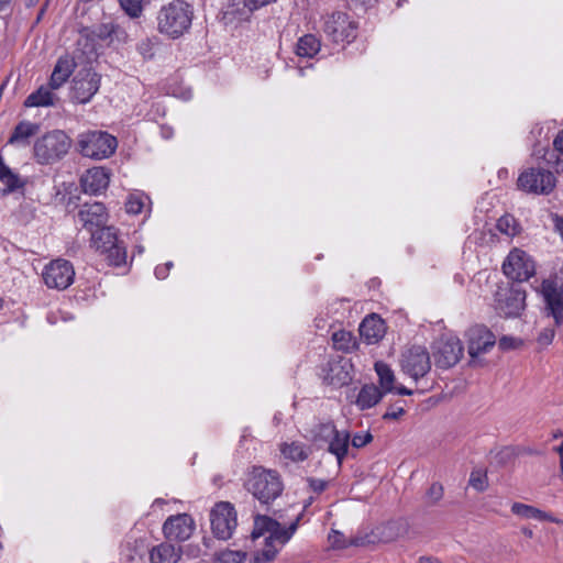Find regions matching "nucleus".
Wrapping results in <instances>:
<instances>
[{
  "label": "nucleus",
  "instance_id": "20",
  "mask_svg": "<svg viewBox=\"0 0 563 563\" xmlns=\"http://www.w3.org/2000/svg\"><path fill=\"white\" fill-rule=\"evenodd\" d=\"M277 0H231L224 12V19L230 23L250 21L254 11L269 5Z\"/></svg>",
  "mask_w": 563,
  "mask_h": 563
},
{
  "label": "nucleus",
  "instance_id": "19",
  "mask_svg": "<svg viewBox=\"0 0 563 563\" xmlns=\"http://www.w3.org/2000/svg\"><path fill=\"white\" fill-rule=\"evenodd\" d=\"M100 77L91 70L80 71L73 80L71 97L78 103H87L97 93Z\"/></svg>",
  "mask_w": 563,
  "mask_h": 563
},
{
  "label": "nucleus",
  "instance_id": "55",
  "mask_svg": "<svg viewBox=\"0 0 563 563\" xmlns=\"http://www.w3.org/2000/svg\"><path fill=\"white\" fill-rule=\"evenodd\" d=\"M417 563H442L438 558L431 555H422L418 558Z\"/></svg>",
  "mask_w": 563,
  "mask_h": 563
},
{
  "label": "nucleus",
  "instance_id": "37",
  "mask_svg": "<svg viewBox=\"0 0 563 563\" xmlns=\"http://www.w3.org/2000/svg\"><path fill=\"white\" fill-rule=\"evenodd\" d=\"M120 8L131 19H137L142 15L147 0H118Z\"/></svg>",
  "mask_w": 563,
  "mask_h": 563
},
{
  "label": "nucleus",
  "instance_id": "3",
  "mask_svg": "<svg viewBox=\"0 0 563 563\" xmlns=\"http://www.w3.org/2000/svg\"><path fill=\"white\" fill-rule=\"evenodd\" d=\"M246 488L262 504H268L280 496L284 486L276 471L254 467L247 479Z\"/></svg>",
  "mask_w": 563,
  "mask_h": 563
},
{
  "label": "nucleus",
  "instance_id": "27",
  "mask_svg": "<svg viewBox=\"0 0 563 563\" xmlns=\"http://www.w3.org/2000/svg\"><path fill=\"white\" fill-rule=\"evenodd\" d=\"M49 85H42L37 90L30 93L24 100L26 108L53 107L56 104L58 97L54 93Z\"/></svg>",
  "mask_w": 563,
  "mask_h": 563
},
{
  "label": "nucleus",
  "instance_id": "44",
  "mask_svg": "<svg viewBox=\"0 0 563 563\" xmlns=\"http://www.w3.org/2000/svg\"><path fill=\"white\" fill-rule=\"evenodd\" d=\"M470 485L477 492H483L487 487V477L485 474L476 471L472 472L470 477Z\"/></svg>",
  "mask_w": 563,
  "mask_h": 563
},
{
  "label": "nucleus",
  "instance_id": "45",
  "mask_svg": "<svg viewBox=\"0 0 563 563\" xmlns=\"http://www.w3.org/2000/svg\"><path fill=\"white\" fill-rule=\"evenodd\" d=\"M112 23L113 22L102 23L99 26H97L93 31L96 37H98L101 41H107L108 44H110Z\"/></svg>",
  "mask_w": 563,
  "mask_h": 563
},
{
  "label": "nucleus",
  "instance_id": "23",
  "mask_svg": "<svg viewBox=\"0 0 563 563\" xmlns=\"http://www.w3.org/2000/svg\"><path fill=\"white\" fill-rule=\"evenodd\" d=\"M109 181L110 175L103 167L88 169L80 179L82 190L90 195H98L107 189Z\"/></svg>",
  "mask_w": 563,
  "mask_h": 563
},
{
  "label": "nucleus",
  "instance_id": "48",
  "mask_svg": "<svg viewBox=\"0 0 563 563\" xmlns=\"http://www.w3.org/2000/svg\"><path fill=\"white\" fill-rule=\"evenodd\" d=\"M554 334H555L554 329L545 328L543 331L540 332V334L538 336V342L541 345H548L553 341Z\"/></svg>",
  "mask_w": 563,
  "mask_h": 563
},
{
  "label": "nucleus",
  "instance_id": "25",
  "mask_svg": "<svg viewBox=\"0 0 563 563\" xmlns=\"http://www.w3.org/2000/svg\"><path fill=\"white\" fill-rule=\"evenodd\" d=\"M181 558V548L168 542L153 547L150 551L151 563H177Z\"/></svg>",
  "mask_w": 563,
  "mask_h": 563
},
{
  "label": "nucleus",
  "instance_id": "46",
  "mask_svg": "<svg viewBox=\"0 0 563 563\" xmlns=\"http://www.w3.org/2000/svg\"><path fill=\"white\" fill-rule=\"evenodd\" d=\"M372 440H373V435L371 434V432L366 431V432L355 433L353 435L351 442L354 448L360 449V448L365 446L369 442H372Z\"/></svg>",
  "mask_w": 563,
  "mask_h": 563
},
{
  "label": "nucleus",
  "instance_id": "5",
  "mask_svg": "<svg viewBox=\"0 0 563 563\" xmlns=\"http://www.w3.org/2000/svg\"><path fill=\"white\" fill-rule=\"evenodd\" d=\"M92 246L102 255L109 265L120 267L126 265V247L119 240L118 231L113 227H104L92 233Z\"/></svg>",
  "mask_w": 563,
  "mask_h": 563
},
{
  "label": "nucleus",
  "instance_id": "22",
  "mask_svg": "<svg viewBox=\"0 0 563 563\" xmlns=\"http://www.w3.org/2000/svg\"><path fill=\"white\" fill-rule=\"evenodd\" d=\"M375 372L378 376V383H379V389L384 394L388 393H395L402 396H410L413 394L411 389H408L407 387L399 385H396V376L391 367L384 363V362H376L375 363Z\"/></svg>",
  "mask_w": 563,
  "mask_h": 563
},
{
  "label": "nucleus",
  "instance_id": "56",
  "mask_svg": "<svg viewBox=\"0 0 563 563\" xmlns=\"http://www.w3.org/2000/svg\"><path fill=\"white\" fill-rule=\"evenodd\" d=\"M521 533L529 539L533 538V531L528 527H522Z\"/></svg>",
  "mask_w": 563,
  "mask_h": 563
},
{
  "label": "nucleus",
  "instance_id": "53",
  "mask_svg": "<svg viewBox=\"0 0 563 563\" xmlns=\"http://www.w3.org/2000/svg\"><path fill=\"white\" fill-rule=\"evenodd\" d=\"M537 520H539V521H550V522H554V523H561L562 522L556 517H554L551 514L545 512V511H543L541 509H539V515H538V519Z\"/></svg>",
  "mask_w": 563,
  "mask_h": 563
},
{
  "label": "nucleus",
  "instance_id": "61",
  "mask_svg": "<svg viewBox=\"0 0 563 563\" xmlns=\"http://www.w3.org/2000/svg\"><path fill=\"white\" fill-rule=\"evenodd\" d=\"M2 306H3V301H2V299L0 298V309L2 308Z\"/></svg>",
  "mask_w": 563,
  "mask_h": 563
},
{
  "label": "nucleus",
  "instance_id": "11",
  "mask_svg": "<svg viewBox=\"0 0 563 563\" xmlns=\"http://www.w3.org/2000/svg\"><path fill=\"white\" fill-rule=\"evenodd\" d=\"M553 173L540 167L523 170L518 178L520 189L537 195H549L555 187Z\"/></svg>",
  "mask_w": 563,
  "mask_h": 563
},
{
  "label": "nucleus",
  "instance_id": "51",
  "mask_svg": "<svg viewBox=\"0 0 563 563\" xmlns=\"http://www.w3.org/2000/svg\"><path fill=\"white\" fill-rule=\"evenodd\" d=\"M428 495L432 499V501L440 500L443 495L442 486L438 483L432 484L429 488Z\"/></svg>",
  "mask_w": 563,
  "mask_h": 563
},
{
  "label": "nucleus",
  "instance_id": "49",
  "mask_svg": "<svg viewBox=\"0 0 563 563\" xmlns=\"http://www.w3.org/2000/svg\"><path fill=\"white\" fill-rule=\"evenodd\" d=\"M521 342L512 336H503L499 340V347L501 350H510L517 347Z\"/></svg>",
  "mask_w": 563,
  "mask_h": 563
},
{
  "label": "nucleus",
  "instance_id": "17",
  "mask_svg": "<svg viewBox=\"0 0 563 563\" xmlns=\"http://www.w3.org/2000/svg\"><path fill=\"white\" fill-rule=\"evenodd\" d=\"M526 292L520 288H500L496 292L495 308L505 317H517L525 309Z\"/></svg>",
  "mask_w": 563,
  "mask_h": 563
},
{
  "label": "nucleus",
  "instance_id": "39",
  "mask_svg": "<svg viewBox=\"0 0 563 563\" xmlns=\"http://www.w3.org/2000/svg\"><path fill=\"white\" fill-rule=\"evenodd\" d=\"M245 559V551L227 549L217 554L214 563H242Z\"/></svg>",
  "mask_w": 563,
  "mask_h": 563
},
{
  "label": "nucleus",
  "instance_id": "34",
  "mask_svg": "<svg viewBox=\"0 0 563 563\" xmlns=\"http://www.w3.org/2000/svg\"><path fill=\"white\" fill-rule=\"evenodd\" d=\"M333 346L343 352H351L355 349L356 342L353 334L345 330H339L332 334Z\"/></svg>",
  "mask_w": 563,
  "mask_h": 563
},
{
  "label": "nucleus",
  "instance_id": "2",
  "mask_svg": "<svg viewBox=\"0 0 563 563\" xmlns=\"http://www.w3.org/2000/svg\"><path fill=\"white\" fill-rule=\"evenodd\" d=\"M194 12L183 0H174L163 5L157 14V27L163 34L179 37L189 30Z\"/></svg>",
  "mask_w": 563,
  "mask_h": 563
},
{
  "label": "nucleus",
  "instance_id": "24",
  "mask_svg": "<svg viewBox=\"0 0 563 563\" xmlns=\"http://www.w3.org/2000/svg\"><path fill=\"white\" fill-rule=\"evenodd\" d=\"M385 332V322L377 314H371L366 317L360 324L361 336L364 338L369 344L376 343L383 339Z\"/></svg>",
  "mask_w": 563,
  "mask_h": 563
},
{
  "label": "nucleus",
  "instance_id": "8",
  "mask_svg": "<svg viewBox=\"0 0 563 563\" xmlns=\"http://www.w3.org/2000/svg\"><path fill=\"white\" fill-rule=\"evenodd\" d=\"M464 354L461 340L453 333H444L432 344V355L438 367L446 369L456 365Z\"/></svg>",
  "mask_w": 563,
  "mask_h": 563
},
{
  "label": "nucleus",
  "instance_id": "38",
  "mask_svg": "<svg viewBox=\"0 0 563 563\" xmlns=\"http://www.w3.org/2000/svg\"><path fill=\"white\" fill-rule=\"evenodd\" d=\"M328 541L333 549H344L349 545H363L364 542L360 539L346 540L342 532L332 529L328 536Z\"/></svg>",
  "mask_w": 563,
  "mask_h": 563
},
{
  "label": "nucleus",
  "instance_id": "43",
  "mask_svg": "<svg viewBox=\"0 0 563 563\" xmlns=\"http://www.w3.org/2000/svg\"><path fill=\"white\" fill-rule=\"evenodd\" d=\"M136 51L144 59H151L155 54V41L150 37L141 40L136 44Z\"/></svg>",
  "mask_w": 563,
  "mask_h": 563
},
{
  "label": "nucleus",
  "instance_id": "33",
  "mask_svg": "<svg viewBox=\"0 0 563 563\" xmlns=\"http://www.w3.org/2000/svg\"><path fill=\"white\" fill-rule=\"evenodd\" d=\"M280 453L287 460L301 462L309 456V449L299 441L284 442L280 444Z\"/></svg>",
  "mask_w": 563,
  "mask_h": 563
},
{
  "label": "nucleus",
  "instance_id": "1",
  "mask_svg": "<svg viewBox=\"0 0 563 563\" xmlns=\"http://www.w3.org/2000/svg\"><path fill=\"white\" fill-rule=\"evenodd\" d=\"M275 519L264 515L254 518L252 539L256 541L263 537L264 548L255 554L253 563H268L275 559L297 531L302 512L296 514L288 525L279 522L284 520L282 511L275 512Z\"/></svg>",
  "mask_w": 563,
  "mask_h": 563
},
{
  "label": "nucleus",
  "instance_id": "16",
  "mask_svg": "<svg viewBox=\"0 0 563 563\" xmlns=\"http://www.w3.org/2000/svg\"><path fill=\"white\" fill-rule=\"evenodd\" d=\"M467 351L473 364H479L481 358L496 344L495 334L483 325H476L468 330Z\"/></svg>",
  "mask_w": 563,
  "mask_h": 563
},
{
  "label": "nucleus",
  "instance_id": "35",
  "mask_svg": "<svg viewBox=\"0 0 563 563\" xmlns=\"http://www.w3.org/2000/svg\"><path fill=\"white\" fill-rule=\"evenodd\" d=\"M148 202L150 198L143 192H133L130 194L126 199L125 210L128 213L139 214L143 211Z\"/></svg>",
  "mask_w": 563,
  "mask_h": 563
},
{
  "label": "nucleus",
  "instance_id": "31",
  "mask_svg": "<svg viewBox=\"0 0 563 563\" xmlns=\"http://www.w3.org/2000/svg\"><path fill=\"white\" fill-rule=\"evenodd\" d=\"M384 393L377 386L373 384L365 385L357 395L356 406L361 410L369 409L380 401Z\"/></svg>",
  "mask_w": 563,
  "mask_h": 563
},
{
  "label": "nucleus",
  "instance_id": "50",
  "mask_svg": "<svg viewBox=\"0 0 563 563\" xmlns=\"http://www.w3.org/2000/svg\"><path fill=\"white\" fill-rule=\"evenodd\" d=\"M173 262H167L163 265H158L155 267V276L157 279H165L170 271V268L173 267Z\"/></svg>",
  "mask_w": 563,
  "mask_h": 563
},
{
  "label": "nucleus",
  "instance_id": "41",
  "mask_svg": "<svg viewBox=\"0 0 563 563\" xmlns=\"http://www.w3.org/2000/svg\"><path fill=\"white\" fill-rule=\"evenodd\" d=\"M129 40H130V36H129V33L126 32V30L124 27H122L120 24L113 22L109 45L119 47V46L126 44L129 42Z\"/></svg>",
  "mask_w": 563,
  "mask_h": 563
},
{
  "label": "nucleus",
  "instance_id": "59",
  "mask_svg": "<svg viewBox=\"0 0 563 563\" xmlns=\"http://www.w3.org/2000/svg\"><path fill=\"white\" fill-rule=\"evenodd\" d=\"M11 0H0V10L10 2Z\"/></svg>",
  "mask_w": 563,
  "mask_h": 563
},
{
  "label": "nucleus",
  "instance_id": "26",
  "mask_svg": "<svg viewBox=\"0 0 563 563\" xmlns=\"http://www.w3.org/2000/svg\"><path fill=\"white\" fill-rule=\"evenodd\" d=\"M406 530V523L402 521H389L377 526L373 531V542H391L404 534Z\"/></svg>",
  "mask_w": 563,
  "mask_h": 563
},
{
  "label": "nucleus",
  "instance_id": "13",
  "mask_svg": "<svg viewBox=\"0 0 563 563\" xmlns=\"http://www.w3.org/2000/svg\"><path fill=\"white\" fill-rule=\"evenodd\" d=\"M504 274L512 280L525 282L536 272L532 258L523 251L512 250L503 264Z\"/></svg>",
  "mask_w": 563,
  "mask_h": 563
},
{
  "label": "nucleus",
  "instance_id": "57",
  "mask_svg": "<svg viewBox=\"0 0 563 563\" xmlns=\"http://www.w3.org/2000/svg\"><path fill=\"white\" fill-rule=\"evenodd\" d=\"M173 134V130L170 128H162V135L165 139H169Z\"/></svg>",
  "mask_w": 563,
  "mask_h": 563
},
{
  "label": "nucleus",
  "instance_id": "21",
  "mask_svg": "<svg viewBox=\"0 0 563 563\" xmlns=\"http://www.w3.org/2000/svg\"><path fill=\"white\" fill-rule=\"evenodd\" d=\"M78 221L92 234L108 221L106 207L101 202L84 203L78 211Z\"/></svg>",
  "mask_w": 563,
  "mask_h": 563
},
{
  "label": "nucleus",
  "instance_id": "58",
  "mask_svg": "<svg viewBox=\"0 0 563 563\" xmlns=\"http://www.w3.org/2000/svg\"><path fill=\"white\" fill-rule=\"evenodd\" d=\"M163 504H165V501H164L163 499H159V498H158V499H155V500H154V503H153V507H155V506H161V505H163Z\"/></svg>",
  "mask_w": 563,
  "mask_h": 563
},
{
  "label": "nucleus",
  "instance_id": "40",
  "mask_svg": "<svg viewBox=\"0 0 563 563\" xmlns=\"http://www.w3.org/2000/svg\"><path fill=\"white\" fill-rule=\"evenodd\" d=\"M511 512L519 517L520 519L537 520L539 515V508L522 503H514L511 505Z\"/></svg>",
  "mask_w": 563,
  "mask_h": 563
},
{
  "label": "nucleus",
  "instance_id": "14",
  "mask_svg": "<svg viewBox=\"0 0 563 563\" xmlns=\"http://www.w3.org/2000/svg\"><path fill=\"white\" fill-rule=\"evenodd\" d=\"M541 294L545 303L548 316L552 317L555 324L563 323V286L559 284L558 278L549 277L541 284Z\"/></svg>",
  "mask_w": 563,
  "mask_h": 563
},
{
  "label": "nucleus",
  "instance_id": "42",
  "mask_svg": "<svg viewBox=\"0 0 563 563\" xmlns=\"http://www.w3.org/2000/svg\"><path fill=\"white\" fill-rule=\"evenodd\" d=\"M497 228L501 233L508 236H514L518 233L516 220L511 216H504L499 218Z\"/></svg>",
  "mask_w": 563,
  "mask_h": 563
},
{
  "label": "nucleus",
  "instance_id": "9",
  "mask_svg": "<svg viewBox=\"0 0 563 563\" xmlns=\"http://www.w3.org/2000/svg\"><path fill=\"white\" fill-rule=\"evenodd\" d=\"M210 525L217 539H230L238 527V515L234 506L229 501L217 503L210 510Z\"/></svg>",
  "mask_w": 563,
  "mask_h": 563
},
{
  "label": "nucleus",
  "instance_id": "30",
  "mask_svg": "<svg viewBox=\"0 0 563 563\" xmlns=\"http://www.w3.org/2000/svg\"><path fill=\"white\" fill-rule=\"evenodd\" d=\"M40 130L37 123L21 121L13 130L8 143L11 145H27L29 139L34 136Z\"/></svg>",
  "mask_w": 563,
  "mask_h": 563
},
{
  "label": "nucleus",
  "instance_id": "54",
  "mask_svg": "<svg viewBox=\"0 0 563 563\" xmlns=\"http://www.w3.org/2000/svg\"><path fill=\"white\" fill-rule=\"evenodd\" d=\"M553 145L556 151L563 154V131H561L554 139Z\"/></svg>",
  "mask_w": 563,
  "mask_h": 563
},
{
  "label": "nucleus",
  "instance_id": "10",
  "mask_svg": "<svg viewBox=\"0 0 563 563\" xmlns=\"http://www.w3.org/2000/svg\"><path fill=\"white\" fill-rule=\"evenodd\" d=\"M314 440L324 442L328 451L336 457L338 464H342L351 440L347 431H339L332 422L320 423L316 429Z\"/></svg>",
  "mask_w": 563,
  "mask_h": 563
},
{
  "label": "nucleus",
  "instance_id": "36",
  "mask_svg": "<svg viewBox=\"0 0 563 563\" xmlns=\"http://www.w3.org/2000/svg\"><path fill=\"white\" fill-rule=\"evenodd\" d=\"M344 367L345 366L340 362L332 363L330 365V372L332 373V375H329L327 377L328 382L335 386H342L347 384L351 380V377L349 373L344 369Z\"/></svg>",
  "mask_w": 563,
  "mask_h": 563
},
{
  "label": "nucleus",
  "instance_id": "4",
  "mask_svg": "<svg viewBox=\"0 0 563 563\" xmlns=\"http://www.w3.org/2000/svg\"><path fill=\"white\" fill-rule=\"evenodd\" d=\"M70 145V139L63 131L48 132L34 143V158L41 165L54 164L68 153Z\"/></svg>",
  "mask_w": 563,
  "mask_h": 563
},
{
  "label": "nucleus",
  "instance_id": "47",
  "mask_svg": "<svg viewBox=\"0 0 563 563\" xmlns=\"http://www.w3.org/2000/svg\"><path fill=\"white\" fill-rule=\"evenodd\" d=\"M405 409L402 405L396 404L387 409V411L383 415L384 420H397L401 416H404Z\"/></svg>",
  "mask_w": 563,
  "mask_h": 563
},
{
  "label": "nucleus",
  "instance_id": "52",
  "mask_svg": "<svg viewBox=\"0 0 563 563\" xmlns=\"http://www.w3.org/2000/svg\"><path fill=\"white\" fill-rule=\"evenodd\" d=\"M308 482L311 489L316 493L323 492L328 484L325 481L319 478H309Z\"/></svg>",
  "mask_w": 563,
  "mask_h": 563
},
{
  "label": "nucleus",
  "instance_id": "6",
  "mask_svg": "<svg viewBox=\"0 0 563 563\" xmlns=\"http://www.w3.org/2000/svg\"><path fill=\"white\" fill-rule=\"evenodd\" d=\"M80 153L89 158L103 159L112 155L117 148V140L102 131H88L79 134Z\"/></svg>",
  "mask_w": 563,
  "mask_h": 563
},
{
  "label": "nucleus",
  "instance_id": "7",
  "mask_svg": "<svg viewBox=\"0 0 563 563\" xmlns=\"http://www.w3.org/2000/svg\"><path fill=\"white\" fill-rule=\"evenodd\" d=\"M399 366L404 375L417 383L431 371L430 353L426 346L411 345L401 352Z\"/></svg>",
  "mask_w": 563,
  "mask_h": 563
},
{
  "label": "nucleus",
  "instance_id": "32",
  "mask_svg": "<svg viewBox=\"0 0 563 563\" xmlns=\"http://www.w3.org/2000/svg\"><path fill=\"white\" fill-rule=\"evenodd\" d=\"M321 49V41L314 34L300 36L296 44V54L300 57L312 58Z\"/></svg>",
  "mask_w": 563,
  "mask_h": 563
},
{
  "label": "nucleus",
  "instance_id": "15",
  "mask_svg": "<svg viewBox=\"0 0 563 563\" xmlns=\"http://www.w3.org/2000/svg\"><path fill=\"white\" fill-rule=\"evenodd\" d=\"M323 32L335 43L351 42L355 37V25L343 12H333L324 16Z\"/></svg>",
  "mask_w": 563,
  "mask_h": 563
},
{
  "label": "nucleus",
  "instance_id": "60",
  "mask_svg": "<svg viewBox=\"0 0 563 563\" xmlns=\"http://www.w3.org/2000/svg\"><path fill=\"white\" fill-rule=\"evenodd\" d=\"M135 250L139 254H142L144 252V247L142 245L135 246Z\"/></svg>",
  "mask_w": 563,
  "mask_h": 563
},
{
  "label": "nucleus",
  "instance_id": "29",
  "mask_svg": "<svg viewBox=\"0 0 563 563\" xmlns=\"http://www.w3.org/2000/svg\"><path fill=\"white\" fill-rule=\"evenodd\" d=\"M0 181L5 186L4 192L10 194L22 189L26 180L23 179L18 173L13 172L0 155Z\"/></svg>",
  "mask_w": 563,
  "mask_h": 563
},
{
  "label": "nucleus",
  "instance_id": "28",
  "mask_svg": "<svg viewBox=\"0 0 563 563\" xmlns=\"http://www.w3.org/2000/svg\"><path fill=\"white\" fill-rule=\"evenodd\" d=\"M74 71V63L68 57L58 58L53 73L51 75L48 85L52 89H59L70 77Z\"/></svg>",
  "mask_w": 563,
  "mask_h": 563
},
{
  "label": "nucleus",
  "instance_id": "12",
  "mask_svg": "<svg viewBox=\"0 0 563 563\" xmlns=\"http://www.w3.org/2000/svg\"><path fill=\"white\" fill-rule=\"evenodd\" d=\"M42 278L48 288L64 290L73 284L75 269L69 261L56 258L44 266Z\"/></svg>",
  "mask_w": 563,
  "mask_h": 563
},
{
  "label": "nucleus",
  "instance_id": "18",
  "mask_svg": "<svg viewBox=\"0 0 563 563\" xmlns=\"http://www.w3.org/2000/svg\"><path fill=\"white\" fill-rule=\"evenodd\" d=\"M196 529V522L188 514L169 516L163 525V534L167 540L184 542Z\"/></svg>",
  "mask_w": 563,
  "mask_h": 563
}]
</instances>
